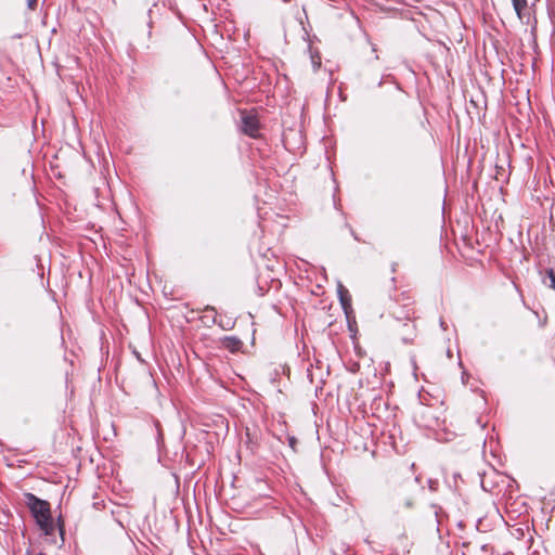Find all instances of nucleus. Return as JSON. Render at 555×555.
<instances>
[{
  "instance_id": "nucleus-8",
  "label": "nucleus",
  "mask_w": 555,
  "mask_h": 555,
  "mask_svg": "<svg viewBox=\"0 0 555 555\" xmlns=\"http://www.w3.org/2000/svg\"><path fill=\"white\" fill-rule=\"evenodd\" d=\"M52 173L54 177H56L60 180H63L65 176L59 170V165H52Z\"/></svg>"
},
{
  "instance_id": "nucleus-12",
  "label": "nucleus",
  "mask_w": 555,
  "mask_h": 555,
  "mask_svg": "<svg viewBox=\"0 0 555 555\" xmlns=\"http://www.w3.org/2000/svg\"><path fill=\"white\" fill-rule=\"evenodd\" d=\"M295 443H296V439L295 438H291L289 439V444L291 447L294 449L295 448Z\"/></svg>"
},
{
  "instance_id": "nucleus-5",
  "label": "nucleus",
  "mask_w": 555,
  "mask_h": 555,
  "mask_svg": "<svg viewBox=\"0 0 555 555\" xmlns=\"http://www.w3.org/2000/svg\"><path fill=\"white\" fill-rule=\"evenodd\" d=\"M513 8L519 18L522 17V12L527 9V0H512Z\"/></svg>"
},
{
  "instance_id": "nucleus-1",
  "label": "nucleus",
  "mask_w": 555,
  "mask_h": 555,
  "mask_svg": "<svg viewBox=\"0 0 555 555\" xmlns=\"http://www.w3.org/2000/svg\"><path fill=\"white\" fill-rule=\"evenodd\" d=\"M27 505L36 519V524L44 534H51L55 527L51 518L50 505L48 502L36 498L34 494L28 493Z\"/></svg>"
},
{
  "instance_id": "nucleus-6",
  "label": "nucleus",
  "mask_w": 555,
  "mask_h": 555,
  "mask_svg": "<svg viewBox=\"0 0 555 555\" xmlns=\"http://www.w3.org/2000/svg\"><path fill=\"white\" fill-rule=\"evenodd\" d=\"M340 302L346 313L351 308V299L346 289L340 291Z\"/></svg>"
},
{
  "instance_id": "nucleus-11",
  "label": "nucleus",
  "mask_w": 555,
  "mask_h": 555,
  "mask_svg": "<svg viewBox=\"0 0 555 555\" xmlns=\"http://www.w3.org/2000/svg\"><path fill=\"white\" fill-rule=\"evenodd\" d=\"M27 2H28V7H29L30 9H34V8H35V5H36L37 0H27Z\"/></svg>"
},
{
  "instance_id": "nucleus-3",
  "label": "nucleus",
  "mask_w": 555,
  "mask_h": 555,
  "mask_svg": "<svg viewBox=\"0 0 555 555\" xmlns=\"http://www.w3.org/2000/svg\"><path fill=\"white\" fill-rule=\"evenodd\" d=\"M221 346L230 352H237L243 347V341L235 336H224L221 339Z\"/></svg>"
},
{
  "instance_id": "nucleus-10",
  "label": "nucleus",
  "mask_w": 555,
  "mask_h": 555,
  "mask_svg": "<svg viewBox=\"0 0 555 555\" xmlns=\"http://www.w3.org/2000/svg\"><path fill=\"white\" fill-rule=\"evenodd\" d=\"M59 531H60V534H61L62 540L64 541V535H65V526H64V521H62V524H60V525H59Z\"/></svg>"
},
{
  "instance_id": "nucleus-2",
  "label": "nucleus",
  "mask_w": 555,
  "mask_h": 555,
  "mask_svg": "<svg viewBox=\"0 0 555 555\" xmlns=\"http://www.w3.org/2000/svg\"><path fill=\"white\" fill-rule=\"evenodd\" d=\"M241 130L250 138H258L260 131V124L256 113L242 111L241 112Z\"/></svg>"
},
{
  "instance_id": "nucleus-4",
  "label": "nucleus",
  "mask_w": 555,
  "mask_h": 555,
  "mask_svg": "<svg viewBox=\"0 0 555 555\" xmlns=\"http://www.w3.org/2000/svg\"><path fill=\"white\" fill-rule=\"evenodd\" d=\"M204 314L202 315V321L204 324L210 326L211 324H216L217 323V310L215 307L212 306H206L205 309H204Z\"/></svg>"
},
{
  "instance_id": "nucleus-9",
  "label": "nucleus",
  "mask_w": 555,
  "mask_h": 555,
  "mask_svg": "<svg viewBox=\"0 0 555 555\" xmlns=\"http://www.w3.org/2000/svg\"><path fill=\"white\" fill-rule=\"evenodd\" d=\"M311 62L314 69H318L321 66V56L319 54L311 55Z\"/></svg>"
},
{
  "instance_id": "nucleus-7",
  "label": "nucleus",
  "mask_w": 555,
  "mask_h": 555,
  "mask_svg": "<svg viewBox=\"0 0 555 555\" xmlns=\"http://www.w3.org/2000/svg\"><path fill=\"white\" fill-rule=\"evenodd\" d=\"M546 275L550 279V287L555 291V270L554 269H547Z\"/></svg>"
}]
</instances>
